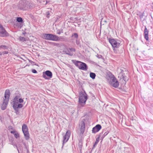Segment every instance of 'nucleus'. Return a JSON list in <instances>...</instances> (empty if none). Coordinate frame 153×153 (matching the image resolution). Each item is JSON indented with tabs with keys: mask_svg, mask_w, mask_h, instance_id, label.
Listing matches in <instances>:
<instances>
[{
	"mask_svg": "<svg viewBox=\"0 0 153 153\" xmlns=\"http://www.w3.org/2000/svg\"><path fill=\"white\" fill-rule=\"evenodd\" d=\"M34 6L33 3L28 0L20 1L18 5L19 9L23 10H26L32 9Z\"/></svg>",
	"mask_w": 153,
	"mask_h": 153,
	"instance_id": "nucleus-1",
	"label": "nucleus"
},
{
	"mask_svg": "<svg viewBox=\"0 0 153 153\" xmlns=\"http://www.w3.org/2000/svg\"><path fill=\"white\" fill-rule=\"evenodd\" d=\"M80 91L79 95V102L82 107H84L88 99V96L84 90Z\"/></svg>",
	"mask_w": 153,
	"mask_h": 153,
	"instance_id": "nucleus-2",
	"label": "nucleus"
},
{
	"mask_svg": "<svg viewBox=\"0 0 153 153\" xmlns=\"http://www.w3.org/2000/svg\"><path fill=\"white\" fill-rule=\"evenodd\" d=\"M20 96V94L16 95L13 99V107L16 114L17 112H19V108H21L23 107L22 104L18 103V102Z\"/></svg>",
	"mask_w": 153,
	"mask_h": 153,
	"instance_id": "nucleus-3",
	"label": "nucleus"
},
{
	"mask_svg": "<svg viewBox=\"0 0 153 153\" xmlns=\"http://www.w3.org/2000/svg\"><path fill=\"white\" fill-rule=\"evenodd\" d=\"M72 62L79 69L84 71L87 70L88 67L85 63L79 61L74 60H72Z\"/></svg>",
	"mask_w": 153,
	"mask_h": 153,
	"instance_id": "nucleus-4",
	"label": "nucleus"
},
{
	"mask_svg": "<svg viewBox=\"0 0 153 153\" xmlns=\"http://www.w3.org/2000/svg\"><path fill=\"white\" fill-rule=\"evenodd\" d=\"M107 39L109 42L110 43L113 47L114 52H115L117 50V49L120 47V44L117 42V41L113 39L108 38V37Z\"/></svg>",
	"mask_w": 153,
	"mask_h": 153,
	"instance_id": "nucleus-5",
	"label": "nucleus"
},
{
	"mask_svg": "<svg viewBox=\"0 0 153 153\" xmlns=\"http://www.w3.org/2000/svg\"><path fill=\"white\" fill-rule=\"evenodd\" d=\"M109 83L111 86L115 88H117L119 85V82L113 75L111 76Z\"/></svg>",
	"mask_w": 153,
	"mask_h": 153,
	"instance_id": "nucleus-6",
	"label": "nucleus"
},
{
	"mask_svg": "<svg viewBox=\"0 0 153 153\" xmlns=\"http://www.w3.org/2000/svg\"><path fill=\"white\" fill-rule=\"evenodd\" d=\"M22 129L25 139L27 140H29L30 139V135L28 128L26 124H23Z\"/></svg>",
	"mask_w": 153,
	"mask_h": 153,
	"instance_id": "nucleus-7",
	"label": "nucleus"
},
{
	"mask_svg": "<svg viewBox=\"0 0 153 153\" xmlns=\"http://www.w3.org/2000/svg\"><path fill=\"white\" fill-rule=\"evenodd\" d=\"M10 34L6 31L2 25L0 24V36L1 37H7Z\"/></svg>",
	"mask_w": 153,
	"mask_h": 153,
	"instance_id": "nucleus-8",
	"label": "nucleus"
},
{
	"mask_svg": "<svg viewBox=\"0 0 153 153\" xmlns=\"http://www.w3.org/2000/svg\"><path fill=\"white\" fill-rule=\"evenodd\" d=\"M71 131L69 130H68L66 131L65 135L63 136L62 149L63 148L64 144L67 142L68 140L71 135Z\"/></svg>",
	"mask_w": 153,
	"mask_h": 153,
	"instance_id": "nucleus-9",
	"label": "nucleus"
},
{
	"mask_svg": "<svg viewBox=\"0 0 153 153\" xmlns=\"http://www.w3.org/2000/svg\"><path fill=\"white\" fill-rule=\"evenodd\" d=\"M42 77L46 79H49L52 77V73L50 71L47 70L43 72Z\"/></svg>",
	"mask_w": 153,
	"mask_h": 153,
	"instance_id": "nucleus-10",
	"label": "nucleus"
},
{
	"mask_svg": "<svg viewBox=\"0 0 153 153\" xmlns=\"http://www.w3.org/2000/svg\"><path fill=\"white\" fill-rule=\"evenodd\" d=\"M10 96V93L9 89H7L4 92V98L3 99V100L9 102Z\"/></svg>",
	"mask_w": 153,
	"mask_h": 153,
	"instance_id": "nucleus-11",
	"label": "nucleus"
},
{
	"mask_svg": "<svg viewBox=\"0 0 153 153\" xmlns=\"http://www.w3.org/2000/svg\"><path fill=\"white\" fill-rule=\"evenodd\" d=\"M80 133L83 134L85 129V123L84 121H81L80 123Z\"/></svg>",
	"mask_w": 153,
	"mask_h": 153,
	"instance_id": "nucleus-12",
	"label": "nucleus"
},
{
	"mask_svg": "<svg viewBox=\"0 0 153 153\" xmlns=\"http://www.w3.org/2000/svg\"><path fill=\"white\" fill-rule=\"evenodd\" d=\"M102 128V126L100 124H97L92 128V132L96 133L98 132Z\"/></svg>",
	"mask_w": 153,
	"mask_h": 153,
	"instance_id": "nucleus-13",
	"label": "nucleus"
},
{
	"mask_svg": "<svg viewBox=\"0 0 153 153\" xmlns=\"http://www.w3.org/2000/svg\"><path fill=\"white\" fill-rule=\"evenodd\" d=\"M59 36L57 35L50 34L49 40L57 41L58 40Z\"/></svg>",
	"mask_w": 153,
	"mask_h": 153,
	"instance_id": "nucleus-14",
	"label": "nucleus"
},
{
	"mask_svg": "<svg viewBox=\"0 0 153 153\" xmlns=\"http://www.w3.org/2000/svg\"><path fill=\"white\" fill-rule=\"evenodd\" d=\"M104 131H103L102 132H101L99 134L98 137L96 139V141L93 145V147L92 148V149H93L95 147L97 144L99 142L100 138L101 136L102 135V134L104 132Z\"/></svg>",
	"mask_w": 153,
	"mask_h": 153,
	"instance_id": "nucleus-15",
	"label": "nucleus"
},
{
	"mask_svg": "<svg viewBox=\"0 0 153 153\" xmlns=\"http://www.w3.org/2000/svg\"><path fill=\"white\" fill-rule=\"evenodd\" d=\"M145 28L144 31V37L146 41H148L149 40V31L147 29V28L146 26H145Z\"/></svg>",
	"mask_w": 153,
	"mask_h": 153,
	"instance_id": "nucleus-16",
	"label": "nucleus"
},
{
	"mask_svg": "<svg viewBox=\"0 0 153 153\" xmlns=\"http://www.w3.org/2000/svg\"><path fill=\"white\" fill-rule=\"evenodd\" d=\"M9 102L3 100V102L1 105V109L2 110H5Z\"/></svg>",
	"mask_w": 153,
	"mask_h": 153,
	"instance_id": "nucleus-17",
	"label": "nucleus"
},
{
	"mask_svg": "<svg viewBox=\"0 0 153 153\" xmlns=\"http://www.w3.org/2000/svg\"><path fill=\"white\" fill-rule=\"evenodd\" d=\"M104 131L102 134V135L100 137L101 140L102 141L103 140V138L109 133V131H106V130H102V132Z\"/></svg>",
	"mask_w": 153,
	"mask_h": 153,
	"instance_id": "nucleus-18",
	"label": "nucleus"
},
{
	"mask_svg": "<svg viewBox=\"0 0 153 153\" xmlns=\"http://www.w3.org/2000/svg\"><path fill=\"white\" fill-rule=\"evenodd\" d=\"M49 43L53 46H55L58 47H61L62 45V43H55L53 42H49Z\"/></svg>",
	"mask_w": 153,
	"mask_h": 153,
	"instance_id": "nucleus-19",
	"label": "nucleus"
},
{
	"mask_svg": "<svg viewBox=\"0 0 153 153\" xmlns=\"http://www.w3.org/2000/svg\"><path fill=\"white\" fill-rule=\"evenodd\" d=\"M50 34L43 33L42 34V37L44 39L49 40Z\"/></svg>",
	"mask_w": 153,
	"mask_h": 153,
	"instance_id": "nucleus-20",
	"label": "nucleus"
},
{
	"mask_svg": "<svg viewBox=\"0 0 153 153\" xmlns=\"http://www.w3.org/2000/svg\"><path fill=\"white\" fill-rule=\"evenodd\" d=\"M67 40L66 38H65L63 36H60L59 37L58 40L57 41L67 42Z\"/></svg>",
	"mask_w": 153,
	"mask_h": 153,
	"instance_id": "nucleus-21",
	"label": "nucleus"
},
{
	"mask_svg": "<svg viewBox=\"0 0 153 153\" xmlns=\"http://www.w3.org/2000/svg\"><path fill=\"white\" fill-rule=\"evenodd\" d=\"M82 139L79 140V143H78V148L80 152H81L82 148Z\"/></svg>",
	"mask_w": 153,
	"mask_h": 153,
	"instance_id": "nucleus-22",
	"label": "nucleus"
},
{
	"mask_svg": "<svg viewBox=\"0 0 153 153\" xmlns=\"http://www.w3.org/2000/svg\"><path fill=\"white\" fill-rule=\"evenodd\" d=\"M96 75L95 73L93 72H90V76L93 79H94L95 78Z\"/></svg>",
	"mask_w": 153,
	"mask_h": 153,
	"instance_id": "nucleus-23",
	"label": "nucleus"
},
{
	"mask_svg": "<svg viewBox=\"0 0 153 153\" xmlns=\"http://www.w3.org/2000/svg\"><path fill=\"white\" fill-rule=\"evenodd\" d=\"M16 21L19 23H22L23 22L22 18L19 17L16 18Z\"/></svg>",
	"mask_w": 153,
	"mask_h": 153,
	"instance_id": "nucleus-24",
	"label": "nucleus"
},
{
	"mask_svg": "<svg viewBox=\"0 0 153 153\" xmlns=\"http://www.w3.org/2000/svg\"><path fill=\"white\" fill-rule=\"evenodd\" d=\"M15 25L18 28H21L23 26V24L22 23H16Z\"/></svg>",
	"mask_w": 153,
	"mask_h": 153,
	"instance_id": "nucleus-25",
	"label": "nucleus"
},
{
	"mask_svg": "<svg viewBox=\"0 0 153 153\" xmlns=\"http://www.w3.org/2000/svg\"><path fill=\"white\" fill-rule=\"evenodd\" d=\"M64 52L66 54L70 56H72L73 55V53H70L68 49L65 50Z\"/></svg>",
	"mask_w": 153,
	"mask_h": 153,
	"instance_id": "nucleus-26",
	"label": "nucleus"
},
{
	"mask_svg": "<svg viewBox=\"0 0 153 153\" xmlns=\"http://www.w3.org/2000/svg\"><path fill=\"white\" fill-rule=\"evenodd\" d=\"M19 39L20 41L23 42L26 41L27 40L26 38L21 36L19 37Z\"/></svg>",
	"mask_w": 153,
	"mask_h": 153,
	"instance_id": "nucleus-27",
	"label": "nucleus"
},
{
	"mask_svg": "<svg viewBox=\"0 0 153 153\" xmlns=\"http://www.w3.org/2000/svg\"><path fill=\"white\" fill-rule=\"evenodd\" d=\"M8 48V47L6 45H1L0 46V50L2 49L4 50H5L6 49H7Z\"/></svg>",
	"mask_w": 153,
	"mask_h": 153,
	"instance_id": "nucleus-28",
	"label": "nucleus"
},
{
	"mask_svg": "<svg viewBox=\"0 0 153 153\" xmlns=\"http://www.w3.org/2000/svg\"><path fill=\"white\" fill-rule=\"evenodd\" d=\"M78 34L76 33H74L72 34V36H71V37H74L75 38L77 39L78 38Z\"/></svg>",
	"mask_w": 153,
	"mask_h": 153,
	"instance_id": "nucleus-29",
	"label": "nucleus"
},
{
	"mask_svg": "<svg viewBox=\"0 0 153 153\" xmlns=\"http://www.w3.org/2000/svg\"><path fill=\"white\" fill-rule=\"evenodd\" d=\"M122 78H123V79L125 81V83H126V82H127L128 81V78L127 76H125V75H124V76H123L122 77Z\"/></svg>",
	"mask_w": 153,
	"mask_h": 153,
	"instance_id": "nucleus-30",
	"label": "nucleus"
},
{
	"mask_svg": "<svg viewBox=\"0 0 153 153\" xmlns=\"http://www.w3.org/2000/svg\"><path fill=\"white\" fill-rule=\"evenodd\" d=\"M46 16L47 18H49L50 16V11H47L46 13Z\"/></svg>",
	"mask_w": 153,
	"mask_h": 153,
	"instance_id": "nucleus-31",
	"label": "nucleus"
},
{
	"mask_svg": "<svg viewBox=\"0 0 153 153\" xmlns=\"http://www.w3.org/2000/svg\"><path fill=\"white\" fill-rule=\"evenodd\" d=\"M76 43L77 45L79 46L80 47H81V45L80 44V41L78 40H76Z\"/></svg>",
	"mask_w": 153,
	"mask_h": 153,
	"instance_id": "nucleus-32",
	"label": "nucleus"
},
{
	"mask_svg": "<svg viewBox=\"0 0 153 153\" xmlns=\"http://www.w3.org/2000/svg\"><path fill=\"white\" fill-rule=\"evenodd\" d=\"M24 101V100L22 98H19V99L18 101V103H19L20 104H21V103H22Z\"/></svg>",
	"mask_w": 153,
	"mask_h": 153,
	"instance_id": "nucleus-33",
	"label": "nucleus"
},
{
	"mask_svg": "<svg viewBox=\"0 0 153 153\" xmlns=\"http://www.w3.org/2000/svg\"><path fill=\"white\" fill-rule=\"evenodd\" d=\"M121 71L120 72V75H122V76L123 77V76H124L125 75V74L123 73V71L121 69H120Z\"/></svg>",
	"mask_w": 153,
	"mask_h": 153,
	"instance_id": "nucleus-34",
	"label": "nucleus"
},
{
	"mask_svg": "<svg viewBox=\"0 0 153 153\" xmlns=\"http://www.w3.org/2000/svg\"><path fill=\"white\" fill-rule=\"evenodd\" d=\"M15 137L16 138H17L18 137H19V134L18 133H15L14 134Z\"/></svg>",
	"mask_w": 153,
	"mask_h": 153,
	"instance_id": "nucleus-35",
	"label": "nucleus"
},
{
	"mask_svg": "<svg viewBox=\"0 0 153 153\" xmlns=\"http://www.w3.org/2000/svg\"><path fill=\"white\" fill-rule=\"evenodd\" d=\"M22 142L24 146H25V147L26 148V149H27L26 143L25 142H23V140H22Z\"/></svg>",
	"mask_w": 153,
	"mask_h": 153,
	"instance_id": "nucleus-36",
	"label": "nucleus"
},
{
	"mask_svg": "<svg viewBox=\"0 0 153 153\" xmlns=\"http://www.w3.org/2000/svg\"><path fill=\"white\" fill-rule=\"evenodd\" d=\"M69 49L72 51L75 52L76 51L75 49L73 48H69Z\"/></svg>",
	"mask_w": 153,
	"mask_h": 153,
	"instance_id": "nucleus-37",
	"label": "nucleus"
},
{
	"mask_svg": "<svg viewBox=\"0 0 153 153\" xmlns=\"http://www.w3.org/2000/svg\"><path fill=\"white\" fill-rule=\"evenodd\" d=\"M32 72L34 74L37 73V71L35 69H32Z\"/></svg>",
	"mask_w": 153,
	"mask_h": 153,
	"instance_id": "nucleus-38",
	"label": "nucleus"
},
{
	"mask_svg": "<svg viewBox=\"0 0 153 153\" xmlns=\"http://www.w3.org/2000/svg\"><path fill=\"white\" fill-rule=\"evenodd\" d=\"M11 144L13 145V146H16V148H17V147H18V146L14 142V143H11Z\"/></svg>",
	"mask_w": 153,
	"mask_h": 153,
	"instance_id": "nucleus-39",
	"label": "nucleus"
},
{
	"mask_svg": "<svg viewBox=\"0 0 153 153\" xmlns=\"http://www.w3.org/2000/svg\"><path fill=\"white\" fill-rule=\"evenodd\" d=\"M97 57L99 59H100L102 57V56L101 55L97 54Z\"/></svg>",
	"mask_w": 153,
	"mask_h": 153,
	"instance_id": "nucleus-40",
	"label": "nucleus"
},
{
	"mask_svg": "<svg viewBox=\"0 0 153 153\" xmlns=\"http://www.w3.org/2000/svg\"><path fill=\"white\" fill-rule=\"evenodd\" d=\"M61 33V32H60V30L58 29L57 30V34H60Z\"/></svg>",
	"mask_w": 153,
	"mask_h": 153,
	"instance_id": "nucleus-41",
	"label": "nucleus"
},
{
	"mask_svg": "<svg viewBox=\"0 0 153 153\" xmlns=\"http://www.w3.org/2000/svg\"><path fill=\"white\" fill-rule=\"evenodd\" d=\"M17 146L18 149L19 148L20 149L22 148V144H18V146Z\"/></svg>",
	"mask_w": 153,
	"mask_h": 153,
	"instance_id": "nucleus-42",
	"label": "nucleus"
},
{
	"mask_svg": "<svg viewBox=\"0 0 153 153\" xmlns=\"http://www.w3.org/2000/svg\"><path fill=\"white\" fill-rule=\"evenodd\" d=\"M8 53V52L7 51H4L2 53V54H7Z\"/></svg>",
	"mask_w": 153,
	"mask_h": 153,
	"instance_id": "nucleus-43",
	"label": "nucleus"
},
{
	"mask_svg": "<svg viewBox=\"0 0 153 153\" xmlns=\"http://www.w3.org/2000/svg\"><path fill=\"white\" fill-rule=\"evenodd\" d=\"M70 20H72L73 21V22H75V21H74V19H73L72 17H71L70 18Z\"/></svg>",
	"mask_w": 153,
	"mask_h": 153,
	"instance_id": "nucleus-44",
	"label": "nucleus"
},
{
	"mask_svg": "<svg viewBox=\"0 0 153 153\" xmlns=\"http://www.w3.org/2000/svg\"><path fill=\"white\" fill-rule=\"evenodd\" d=\"M10 141L12 143H14L13 142V138H11L10 140Z\"/></svg>",
	"mask_w": 153,
	"mask_h": 153,
	"instance_id": "nucleus-45",
	"label": "nucleus"
},
{
	"mask_svg": "<svg viewBox=\"0 0 153 153\" xmlns=\"http://www.w3.org/2000/svg\"><path fill=\"white\" fill-rule=\"evenodd\" d=\"M61 17L59 16H58L57 17H56V19H59Z\"/></svg>",
	"mask_w": 153,
	"mask_h": 153,
	"instance_id": "nucleus-46",
	"label": "nucleus"
},
{
	"mask_svg": "<svg viewBox=\"0 0 153 153\" xmlns=\"http://www.w3.org/2000/svg\"><path fill=\"white\" fill-rule=\"evenodd\" d=\"M2 117L0 115V120H2Z\"/></svg>",
	"mask_w": 153,
	"mask_h": 153,
	"instance_id": "nucleus-47",
	"label": "nucleus"
},
{
	"mask_svg": "<svg viewBox=\"0 0 153 153\" xmlns=\"http://www.w3.org/2000/svg\"><path fill=\"white\" fill-rule=\"evenodd\" d=\"M15 131H11V132H10V133L11 134H14V133H15Z\"/></svg>",
	"mask_w": 153,
	"mask_h": 153,
	"instance_id": "nucleus-48",
	"label": "nucleus"
},
{
	"mask_svg": "<svg viewBox=\"0 0 153 153\" xmlns=\"http://www.w3.org/2000/svg\"><path fill=\"white\" fill-rule=\"evenodd\" d=\"M26 33V32H24L23 33H22V34L24 35H25Z\"/></svg>",
	"mask_w": 153,
	"mask_h": 153,
	"instance_id": "nucleus-49",
	"label": "nucleus"
},
{
	"mask_svg": "<svg viewBox=\"0 0 153 153\" xmlns=\"http://www.w3.org/2000/svg\"><path fill=\"white\" fill-rule=\"evenodd\" d=\"M60 32H61V33H63V30L62 29H60Z\"/></svg>",
	"mask_w": 153,
	"mask_h": 153,
	"instance_id": "nucleus-50",
	"label": "nucleus"
},
{
	"mask_svg": "<svg viewBox=\"0 0 153 153\" xmlns=\"http://www.w3.org/2000/svg\"><path fill=\"white\" fill-rule=\"evenodd\" d=\"M16 149H17V150L18 151V153H20L19 151V149L18 148V147H17V148H16Z\"/></svg>",
	"mask_w": 153,
	"mask_h": 153,
	"instance_id": "nucleus-51",
	"label": "nucleus"
},
{
	"mask_svg": "<svg viewBox=\"0 0 153 153\" xmlns=\"http://www.w3.org/2000/svg\"><path fill=\"white\" fill-rule=\"evenodd\" d=\"M74 19H76V20H78V18L77 17H76Z\"/></svg>",
	"mask_w": 153,
	"mask_h": 153,
	"instance_id": "nucleus-52",
	"label": "nucleus"
},
{
	"mask_svg": "<svg viewBox=\"0 0 153 153\" xmlns=\"http://www.w3.org/2000/svg\"><path fill=\"white\" fill-rule=\"evenodd\" d=\"M49 2V1H46V3L45 4H47Z\"/></svg>",
	"mask_w": 153,
	"mask_h": 153,
	"instance_id": "nucleus-53",
	"label": "nucleus"
},
{
	"mask_svg": "<svg viewBox=\"0 0 153 153\" xmlns=\"http://www.w3.org/2000/svg\"><path fill=\"white\" fill-rule=\"evenodd\" d=\"M29 62H33V63H34V62H33V61H29Z\"/></svg>",
	"mask_w": 153,
	"mask_h": 153,
	"instance_id": "nucleus-54",
	"label": "nucleus"
},
{
	"mask_svg": "<svg viewBox=\"0 0 153 153\" xmlns=\"http://www.w3.org/2000/svg\"><path fill=\"white\" fill-rule=\"evenodd\" d=\"M119 89H122L121 87H119Z\"/></svg>",
	"mask_w": 153,
	"mask_h": 153,
	"instance_id": "nucleus-55",
	"label": "nucleus"
},
{
	"mask_svg": "<svg viewBox=\"0 0 153 153\" xmlns=\"http://www.w3.org/2000/svg\"><path fill=\"white\" fill-rule=\"evenodd\" d=\"M93 149H92L91 150L90 152L89 153H91V152H92V150Z\"/></svg>",
	"mask_w": 153,
	"mask_h": 153,
	"instance_id": "nucleus-56",
	"label": "nucleus"
},
{
	"mask_svg": "<svg viewBox=\"0 0 153 153\" xmlns=\"http://www.w3.org/2000/svg\"><path fill=\"white\" fill-rule=\"evenodd\" d=\"M48 9H50L51 10V9L50 8H48Z\"/></svg>",
	"mask_w": 153,
	"mask_h": 153,
	"instance_id": "nucleus-57",
	"label": "nucleus"
},
{
	"mask_svg": "<svg viewBox=\"0 0 153 153\" xmlns=\"http://www.w3.org/2000/svg\"><path fill=\"white\" fill-rule=\"evenodd\" d=\"M0 53V55H1L2 54V53L1 52Z\"/></svg>",
	"mask_w": 153,
	"mask_h": 153,
	"instance_id": "nucleus-58",
	"label": "nucleus"
},
{
	"mask_svg": "<svg viewBox=\"0 0 153 153\" xmlns=\"http://www.w3.org/2000/svg\"><path fill=\"white\" fill-rule=\"evenodd\" d=\"M132 120H133V118H132Z\"/></svg>",
	"mask_w": 153,
	"mask_h": 153,
	"instance_id": "nucleus-59",
	"label": "nucleus"
},
{
	"mask_svg": "<svg viewBox=\"0 0 153 153\" xmlns=\"http://www.w3.org/2000/svg\"><path fill=\"white\" fill-rule=\"evenodd\" d=\"M105 22H106V21H105Z\"/></svg>",
	"mask_w": 153,
	"mask_h": 153,
	"instance_id": "nucleus-60",
	"label": "nucleus"
},
{
	"mask_svg": "<svg viewBox=\"0 0 153 153\" xmlns=\"http://www.w3.org/2000/svg\"><path fill=\"white\" fill-rule=\"evenodd\" d=\"M65 34H66V33H65Z\"/></svg>",
	"mask_w": 153,
	"mask_h": 153,
	"instance_id": "nucleus-61",
	"label": "nucleus"
},
{
	"mask_svg": "<svg viewBox=\"0 0 153 153\" xmlns=\"http://www.w3.org/2000/svg\"><path fill=\"white\" fill-rule=\"evenodd\" d=\"M65 34H66V33H65Z\"/></svg>",
	"mask_w": 153,
	"mask_h": 153,
	"instance_id": "nucleus-62",
	"label": "nucleus"
}]
</instances>
